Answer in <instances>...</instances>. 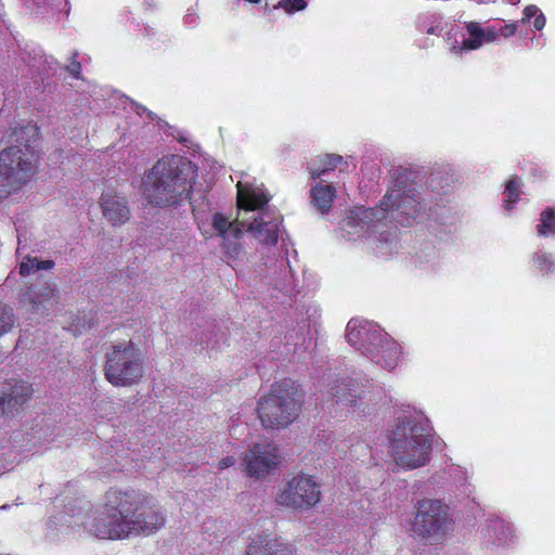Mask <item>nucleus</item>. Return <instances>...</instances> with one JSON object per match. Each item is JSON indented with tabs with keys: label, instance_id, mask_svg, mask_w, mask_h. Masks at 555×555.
I'll return each instance as SVG.
<instances>
[{
	"label": "nucleus",
	"instance_id": "f257e3e1",
	"mask_svg": "<svg viewBox=\"0 0 555 555\" xmlns=\"http://www.w3.org/2000/svg\"><path fill=\"white\" fill-rule=\"evenodd\" d=\"M237 188V216L230 221L225 216L216 212L211 225L217 235L222 238V248L230 258H236L242 245L240 243L244 231L249 232L261 244L274 245L279 240L281 216L264 209L268 196L259 189L244 185L241 181Z\"/></svg>",
	"mask_w": 555,
	"mask_h": 555
},
{
	"label": "nucleus",
	"instance_id": "f03ea898",
	"mask_svg": "<svg viewBox=\"0 0 555 555\" xmlns=\"http://www.w3.org/2000/svg\"><path fill=\"white\" fill-rule=\"evenodd\" d=\"M411 173L401 172L398 175L393 186L387 192L382 201L380 208L356 207L350 210L343 221L341 230L350 240L363 237L370 231L378 232L377 240L380 243L392 244L397 238V228L384 230L383 219L388 210H399L401 215L406 216V220L400 219L399 222L410 225V219L421 217L424 209L422 203L417 199L418 193L413 185H406Z\"/></svg>",
	"mask_w": 555,
	"mask_h": 555
},
{
	"label": "nucleus",
	"instance_id": "7ed1b4c3",
	"mask_svg": "<svg viewBox=\"0 0 555 555\" xmlns=\"http://www.w3.org/2000/svg\"><path fill=\"white\" fill-rule=\"evenodd\" d=\"M195 169L180 156L159 159L145 176V199L158 207L172 206L186 198L193 188Z\"/></svg>",
	"mask_w": 555,
	"mask_h": 555
},
{
	"label": "nucleus",
	"instance_id": "20e7f679",
	"mask_svg": "<svg viewBox=\"0 0 555 555\" xmlns=\"http://www.w3.org/2000/svg\"><path fill=\"white\" fill-rule=\"evenodd\" d=\"M145 504L146 496L134 490L111 489L105 494L103 511L88 515L81 525L98 538L122 539V532L116 531Z\"/></svg>",
	"mask_w": 555,
	"mask_h": 555
},
{
	"label": "nucleus",
	"instance_id": "39448f33",
	"mask_svg": "<svg viewBox=\"0 0 555 555\" xmlns=\"http://www.w3.org/2000/svg\"><path fill=\"white\" fill-rule=\"evenodd\" d=\"M429 425L426 418H399L389 434V453L395 463L405 469L426 465L431 452Z\"/></svg>",
	"mask_w": 555,
	"mask_h": 555
},
{
	"label": "nucleus",
	"instance_id": "423d86ee",
	"mask_svg": "<svg viewBox=\"0 0 555 555\" xmlns=\"http://www.w3.org/2000/svg\"><path fill=\"white\" fill-rule=\"evenodd\" d=\"M104 375L115 387L137 385L144 375V354L132 340L112 343L105 350Z\"/></svg>",
	"mask_w": 555,
	"mask_h": 555
},
{
	"label": "nucleus",
	"instance_id": "0eeeda50",
	"mask_svg": "<svg viewBox=\"0 0 555 555\" xmlns=\"http://www.w3.org/2000/svg\"><path fill=\"white\" fill-rule=\"evenodd\" d=\"M301 406V390L285 382L275 386L267 396L260 398L257 412L263 427L272 429L284 428L297 418Z\"/></svg>",
	"mask_w": 555,
	"mask_h": 555
},
{
	"label": "nucleus",
	"instance_id": "6e6552de",
	"mask_svg": "<svg viewBox=\"0 0 555 555\" xmlns=\"http://www.w3.org/2000/svg\"><path fill=\"white\" fill-rule=\"evenodd\" d=\"M13 145L0 153V197H5L12 191L22 188L35 173L38 155L28 143H23V137L16 132Z\"/></svg>",
	"mask_w": 555,
	"mask_h": 555
},
{
	"label": "nucleus",
	"instance_id": "1a4fd4ad",
	"mask_svg": "<svg viewBox=\"0 0 555 555\" xmlns=\"http://www.w3.org/2000/svg\"><path fill=\"white\" fill-rule=\"evenodd\" d=\"M416 534L430 543L441 542L453 531V519L447 505L437 500H423L414 520Z\"/></svg>",
	"mask_w": 555,
	"mask_h": 555
},
{
	"label": "nucleus",
	"instance_id": "9d476101",
	"mask_svg": "<svg viewBox=\"0 0 555 555\" xmlns=\"http://www.w3.org/2000/svg\"><path fill=\"white\" fill-rule=\"evenodd\" d=\"M321 496L317 482L309 476L298 475L291 479L276 496V503L293 509H308Z\"/></svg>",
	"mask_w": 555,
	"mask_h": 555
},
{
	"label": "nucleus",
	"instance_id": "9b49d317",
	"mask_svg": "<svg viewBox=\"0 0 555 555\" xmlns=\"http://www.w3.org/2000/svg\"><path fill=\"white\" fill-rule=\"evenodd\" d=\"M166 518L164 513L150 506V500L146 496V504L135 512L129 522H124L117 532H122V539L130 535H151L165 526Z\"/></svg>",
	"mask_w": 555,
	"mask_h": 555
},
{
	"label": "nucleus",
	"instance_id": "f8f14e48",
	"mask_svg": "<svg viewBox=\"0 0 555 555\" xmlns=\"http://www.w3.org/2000/svg\"><path fill=\"white\" fill-rule=\"evenodd\" d=\"M31 385L21 379H9L0 385V416L13 417L30 399Z\"/></svg>",
	"mask_w": 555,
	"mask_h": 555
},
{
	"label": "nucleus",
	"instance_id": "ddd939ff",
	"mask_svg": "<svg viewBox=\"0 0 555 555\" xmlns=\"http://www.w3.org/2000/svg\"><path fill=\"white\" fill-rule=\"evenodd\" d=\"M278 463L276 448L271 443H257L243 457L245 470L256 478H262L274 472Z\"/></svg>",
	"mask_w": 555,
	"mask_h": 555
},
{
	"label": "nucleus",
	"instance_id": "4468645a",
	"mask_svg": "<svg viewBox=\"0 0 555 555\" xmlns=\"http://www.w3.org/2000/svg\"><path fill=\"white\" fill-rule=\"evenodd\" d=\"M348 343L357 349H364L374 354L377 341H382V332L378 326L362 320L352 319L346 328Z\"/></svg>",
	"mask_w": 555,
	"mask_h": 555
},
{
	"label": "nucleus",
	"instance_id": "2eb2a0df",
	"mask_svg": "<svg viewBox=\"0 0 555 555\" xmlns=\"http://www.w3.org/2000/svg\"><path fill=\"white\" fill-rule=\"evenodd\" d=\"M57 291L50 283L28 287L21 297V302L31 313L43 314L57 302Z\"/></svg>",
	"mask_w": 555,
	"mask_h": 555
},
{
	"label": "nucleus",
	"instance_id": "dca6fc26",
	"mask_svg": "<svg viewBox=\"0 0 555 555\" xmlns=\"http://www.w3.org/2000/svg\"><path fill=\"white\" fill-rule=\"evenodd\" d=\"M101 208L104 218L112 225L124 224L129 220L130 210L127 199L112 192L102 194Z\"/></svg>",
	"mask_w": 555,
	"mask_h": 555
},
{
	"label": "nucleus",
	"instance_id": "f3484780",
	"mask_svg": "<svg viewBox=\"0 0 555 555\" xmlns=\"http://www.w3.org/2000/svg\"><path fill=\"white\" fill-rule=\"evenodd\" d=\"M246 555H294V553L292 546L283 541L270 534H259L251 540Z\"/></svg>",
	"mask_w": 555,
	"mask_h": 555
},
{
	"label": "nucleus",
	"instance_id": "a211bd4d",
	"mask_svg": "<svg viewBox=\"0 0 555 555\" xmlns=\"http://www.w3.org/2000/svg\"><path fill=\"white\" fill-rule=\"evenodd\" d=\"M336 190L331 184L317 183L310 191L311 203L321 214L327 212L335 197Z\"/></svg>",
	"mask_w": 555,
	"mask_h": 555
},
{
	"label": "nucleus",
	"instance_id": "6ab92c4d",
	"mask_svg": "<svg viewBox=\"0 0 555 555\" xmlns=\"http://www.w3.org/2000/svg\"><path fill=\"white\" fill-rule=\"evenodd\" d=\"M379 351L382 352V365L389 371L395 369L399 360V346L389 339L387 334H382V341H377L375 352Z\"/></svg>",
	"mask_w": 555,
	"mask_h": 555
},
{
	"label": "nucleus",
	"instance_id": "aec40b11",
	"mask_svg": "<svg viewBox=\"0 0 555 555\" xmlns=\"http://www.w3.org/2000/svg\"><path fill=\"white\" fill-rule=\"evenodd\" d=\"M330 392L337 403L353 404L358 398L354 383L347 379L336 380Z\"/></svg>",
	"mask_w": 555,
	"mask_h": 555
},
{
	"label": "nucleus",
	"instance_id": "412c9836",
	"mask_svg": "<svg viewBox=\"0 0 555 555\" xmlns=\"http://www.w3.org/2000/svg\"><path fill=\"white\" fill-rule=\"evenodd\" d=\"M341 160L343 157L340 155L328 154L310 160L308 163V170L312 179H318L327 171L334 170Z\"/></svg>",
	"mask_w": 555,
	"mask_h": 555
},
{
	"label": "nucleus",
	"instance_id": "4be33fe9",
	"mask_svg": "<svg viewBox=\"0 0 555 555\" xmlns=\"http://www.w3.org/2000/svg\"><path fill=\"white\" fill-rule=\"evenodd\" d=\"M53 267V260H40L37 257H25L20 264V273L26 276L40 270H50Z\"/></svg>",
	"mask_w": 555,
	"mask_h": 555
},
{
	"label": "nucleus",
	"instance_id": "5701e85b",
	"mask_svg": "<svg viewBox=\"0 0 555 555\" xmlns=\"http://www.w3.org/2000/svg\"><path fill=\"white\" fill-rule=\"evenodd\" d=\"M467 30L469 37L464 39L462 46L459 48L460 51L463 50H476L483 44L481 35L479 33V26L475 23H470L467 25Z\"/></svg>",
	"mask_w": 555,
	"mask_h": 555
},
{
	"label": "nucleus",
	"instance_id": "b1692460",
	"mask_svg": "<svg viewBox=\"0 0 555 555\" xmlns=\"http://www.w3.org/2000/svg\"><path fill=\"white\" fill-rule=\"evenodd\" d=\"M533 261L541 274L546 275L555 272V260L552 254L537 251L533 255Z\"/></svg>",
	"mask_w": 555,
	"mask_h": 555
},
{
	"label": "nucleus",
	"instance_id": "393cba45",
	"mask_svg": "<svg viewBox=\"0 0 555 555\" xmlns=\"http://www.w3.org/2000/svg\"><path fill=\"white\" fill-rule=\"evenodd\" d=\"M15 321L13 308L0 302V337L14 327Z\"/></svg>",
	"mask_w": 555,
	"mask_h": 555
},
{
	"label": "nucleus",
	"instance_id": "a878e982",
	"mask_svg": "<svg viewBox=\"0 0 555 555\" xmlns=\"http://www.w3.org/2000/svg\"><path fill=\"white\" fill-rule=\"evenodd\" d=\"M541 223L538 225L539 235L555 233V209L547 208L541 214Z\"/></svg>",
	"mask_w": 555,
	"mask_h": 555
},
{
	"label": "nucleus",
	"instance_id": "bb28decb",
	"mask_svg": "<svg viewBox=\"0 0 555 555\" xmlns=\"http://www.w3.org/2000/svg\"><path fill=\"white\" fill-rule=\"evenodd\" d=\"M519 186L520 182L519 179L516 177H513L508 180L506 188H505V209L509 210L512 208V205L516 203L519 198Z\"/></svg>",
	"mask_w": 555,
	"mask_h": 555
},
{
	"label": "nucleus",
	"instance_id": "cd10ccee",
	"mask_svg": "<svg viewBox=\"0 0 555 555\" xmlns=\"http://www.w3.org/2000/svg\"><path fill=\"white\" fill-rule=\"evenodd\" d=\"M279 7L284 8L286 12L302 10L306 7L305 0H281Z\"/></svg>",
	"mask_w": 555,
	"mask_h": 555
},
{
	"label": "nucleus",
	"instance_id": "c85d7f7f",
	"mask_svg": "<svg viewBox=\"0 0 555 555\" xmlns=\"http://www.w3.org/2000/svg\"><path fill=\"white\" fill-rule=\"evenodd\" d=\"M479 33L483 43L494 41L500 36V31L495 30L494 28L482 29L479 27Z\"/></svg>",
	"mask_w": 555,
	"mask_h": 555
},
{
	"label": "nucleus",
	"instance_id": "c756f323",
	"mask_svg": "<svg viewBox=\"0 0 555 555\" xmlns=\"http://www.w3.org/2000/svg\"><path fill=\"white\" fill-rule=\"evenodd\" d=\"M77 53H74L72 62L66 66V69L75 78H79L80 75V63L76 61Z\"/></svg>",
	"mask_w": 555,
	"mask_h": 555
},
{
	"label": "nucleus",
	"instance_id": "7c9ffc66",
	"mask_svg": "<svg viewBox=\"0 0 555 555\" xmlns=\"http://www.w3.org/2000/svg\"><path fill=\"white\" fill-rule=\"evenodd\" d=\"M539 9L535 5H528L524 10V18L522 22L529 21L532 16L537 15Z\"/></svg>",
	"mask_w": 555,
	"mask_h": 555
},
{
	"label": "nucleus",
	"instance_id": "2f4dec72",
	"mask_svg": "<svg viewBox=\"0 0 555 555\" xmlns=\"http://www.w3.org/2000/svg\"><path fill=\"white\" fill-rule=\"evenodd\" d=\"M234 464H235V459L233 456H225L219 461L218 468L225 469V468L233 466Z\"/></svg>",
	"mask_w": 555,
	"mask_h": 555
},
{
	"label": "nucleus",
	"instance_id": "473e14b6",
	"mask_svg": "<svg viewBox=\"0 0 555 555\" xmlns=\"http://www.w3.org/2000/svg\"><path fill=\"white\" fill-rule=\"evenodd\" d=\"M533 25H534L535 29H538V30H541L544 27L545 17L542 13L535 16Z\"/></svg>",
	"mask_w": 555,
	"mask_h": 555
},
{
	"label": "nucleus",
	"instance_id": "72a5a7b5",
	"mask_svg": "<svg viewBox=\"0 0 555 555\" xmlns=\"http://www.w3.org/2000/svg\"><path fill=\"white\" fill-rule=\"evenodd\" d=\"M516 31L515 25H506L505 27L500 29V35H503L504 37L512 36Z\"/></svg>",
	"mask_w": 555,
	"mask_h": 555
},
{
	"label": "nucleus",
	"instance_id": "f704fd0d",
	"mask_svg": "<svg viewBox=\"0 0 555 555\" xmlns=\"http://www.w3.org/2000/svg\"><path fill=\"white\" fill-rule=\"evenodd\" d=\"M20 132H21V134L26 133V134H33V135H35V134H36V132H37V129H36V127L28 125V126H26V127H23V128L20 130Z\"/></svg>",
	"mask_w": 555,
	"mask_h": 555
},
{
	"label": "nucleus",
	"instance_id": "c9c22d12",
	"mask_svg": "<svg viewBox=\"0 0 555 555\" xmlns=\"http://www.w3.org/2000/svg\"><path fill=\"white\" fill-rule=\"evenodd\" d=\"M505 528V525L503 524L502 520H495L492 522V529L494 531H498V530H501V529H504Z\"/></svg>",
	"mask_w": 555,
	"mask_h": 555
},
{
	"label": "nucleus",
	"instance_id": "e433bc0d",
	"mask_svg": "<svg viewBox=\"0 0 555 555\" xmlns=\"http://www.w3.org/2000/svg\"><path fill=\"white\" fill-rule=\"evenodd\" d=\"M502 534H503V537H499L498 540L500 542H504L505 543L507 541V534L505 532H503Z\"/></svg>",
	"mask_w": 555,
	"mask_h": 555
},
{
	"label": "nucleus",
	"instance_id": "4c0bfd02",
	"mask_svg": "<svg viewBox=\"0 0 555 555\" xmlns=\"http://www.w3.org/2000/svg\"><path fill=\"white\" fill-rule=\"evenodd\" d=\"M435 29H436L435 27H429V28H428V30H427V33H428V34H435Z\"/></svg>",
	"mask_w": 555,
	"mask_h": 555
},
{
	"label": "nucleus",
	"instance_id": "58836bf2",
	"mask_svg": "<svg viewBox=\"0 0 555 555\" xmlns=\"http://www.w3.org/2000/svg\"><path fill=\"white\" fill-rule=\"evenodd\" d=\"M248 2H251V3H259L260 0H247Z\"/></svg>",
	"mask_w": 555,
	"mask_h": 555
},
{
	"label": "nucleus",
	"instance_id": "ea45409f",
	"mask_svg": "<svg viewBox=\"0 0 555 555\" xmlns=\"http://www.w3.org/2000/svg\"><path fill=\"white\" fill-rule=\"evenodd\" d=\"M452 51H453L454 53H457V48H456V47H452Z\"/></svg>",
	"mask_w": 555,
	"mask_h": 555
}]
</instances>
